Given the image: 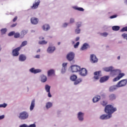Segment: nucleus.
I'll list each match as a JSON object with an SVG mask.
<instances>
[{"label": "nucleus", "instance_id": "nucleus-23", "mask_svg": "<svg viewBox=\"0 0 127 127\" xmlns=\"http://www.w3.org/2000/svg\"><path fill=\"white\" fill-rule=\"evenodd\" d=\"M118 88H119V87H118V84L113 85L109 88V92H114V91H116Z\"/></svg>", "mask_w": 127, "mask_h": 127}, {"label": "nucleus", "instance_id": "nucleus-34", "mask_svg": "<svg viewBox=\"0 0 127 127\" xmlns=\"http://www.w3.org/2000/svg\"><path fill=\"white\" fill-rule=\"evenodd\" d=\"M112 30L114 31H118L120 30V26H114L112 27Z\"/></svg>", "mask_w": 127, "mask_h": 127}, {"label": "nucleus", "instance_id": "nucleus-47", "mask_svg": "<svg viewBox=\"0 0 127 127\" xmlns=\"http://www.w3.org/2000/svg\"><path fill=\"white\" fill-rule=\"evenodd\" d=\"M122 36L124 39H126V40H127V34L124 33L122 35Z\"/></svg>", "mask_w": 127, "mask_h": 127}, {"label": "nucleus", "instance_id": "nucleus-31", "mask_svg": "<svg viewBox=\"0 0 127 127\" xmlns=\"http://www.w3.org/2000/svg\"><path fill=\"white\" fill-rule=\"evenodd\" d=\"M51 88V86H50L48 84H46L45 85V90L47 92V93L48 92H50Z\"/></svg>", "mask_w": 127, "mask_h": 127}, {"label": "nucleus", "instance_id": "nucleus-56", "mask_svg": "<svg viewBox=\"0 0 127 127\" xmlns=\"http://www.w3.org/2000/svg\"><path fill=\"white\" fill-rule=\"evenodd\" d=\"M107 104H108V103L107 102V101H103L102 103V106H106Z\"/></svg>", "mask_w": 127, "mask_h": 127}, {"label": "nucleus", "instance_id": "nucleus-61", "mask_svg": "<svg viewBox=\"0 0 127 127\" xmlns=\"http://www.w3.org/2000/svg\"><path fill=\"white\" fill-rule=\"evenodd\" d=\"M79 40H80V37H77L75 38V41H79Z\"/></svg>", "mask_w": 127, "mask_h": 127}, {"label": "nucleus", "instance_id": "nucleus-17", "mask_svg": "<svg viewBox=\"0 0 127 127\" xmlns=\"http://www.w3.org/2000/svg\"><path fill=\"white\" fill-rule=\"evenodd\" d=\"M26 60V56L25 55L21 54L19 56V61L20 62H24Z\"/></svg>", "mask_w": 127, "mask_h": 127}, {"label": "nucleus", "instance_id": "nucleus-28", "mask_svg": "<svg viewBox=\"0 0 127 127\" xmlns=\"http://www.w3.org/2000/svg\"><path fill=\"white\" fill-rule=\"evenodd\" d=\"M31 22L32 24H37V23H38V19L36 18H32L31 19Z\"/></svg>", "mask_w": 127, "mask_h": 127}, {"label": "nucleus", "instance_id": "nucleus-50", "mask_svg": "<svg viewBox=\"0 0 127 127\" xmlns=\"http://www.w3.org/2000/svg\"><path fill=\"white\" fill-rule=\"evenodd\" d=\"M80 44V42H77L74 45V48H78V47L79 46Z\"/></svg>", "mask_w": 127, "mask_h": 127}, {"label": "nucleus", "instance_id": "nucleus-62", "mask_svg": "<svg viewBox=\"0 0 127 127\" xmlns=\"http://www.w3.org/2000/svg\"><path fill=\"white\" fill-rule=\"evenodd\" d=\"M15 26H16V23L13 24L12 25H11V27H15Z\"/></svg>", "mask_w": 127, "mask_h": 127}, {"label": "nucleus", "instance_id": "nucleus-37", "mask_svg": "<svg viewBox=\"0 0 127 127\" xmlns=\"http://www.w3.org/2000/svg\"><path fill=\"white\" fill-rule=\"evenodd\" d=\"M47 43H48V42L45 40L40 41L39 42V44H40L41 45H44Z\"/></svg>", "mask_w": 127, "mask_h": 127}, {"label": "nucleus", "instance_id": "nucleus-39", "mask_svg": "<svg viewBox=\"0 0 127 127\" xmlns=\"http://www.w3.org/2000/svg\"><path fill=\"white\" fill-rule=\"evenodd\" d=\"M76 28H80V27H81V26H82V22H77L76 23Z\"/></svg>", "mask_w": 127, "mask_h": 127}, {"label": "nucleus", "instance_id": "nucleus-27", "mask_svg": "<svg viewBox=\"0 0 127 127\" xmlns=\"http://www.w3.org/2000/svg\"><path fill=\"white\" fill-rule=\"evenodd\" d=\"M72 8L75 10H78V11H84L85 9L82 7H78L77 6H72Z\"/></svg>", "mask_w": 127, "mask_h": 127}, {"label": "nucleus", "instance_id": "nucleus-44", "mask_svg": "<svg viewBox=\"0 0 127 127\" xmlns=\"http://www.w3.org/2000/svg\"><path fill=\"white\" fill-rule=\"evenodd\" d=\"M15 38H18V37H21V35L19 34V33H16L14 34Z\"/></svg>", "mask_w": 127, "mask_h": 127}, {"label": "nucleus", "instance_id": "nucleus-38", "mask_svg": "<svg viewBox=\"0 0 127 127\" xmlns=\"http://www.w3.org/2000/svg\"><path fill=\"white\" fill-rule=\"evenodd\" d=\"M26 45H27V41H24L21 44L20 47L21 48V47H23L24 46H25Z\"/></svg>", "mask_w": 127, "mask_h": 127}, {"label": "nucleus", "instance_id": "nucleus-52", "mask_svg": "<svg viewBox=\"0 0 127 127\" xmlns=\"http://www.w3.org/2000/svg\"><path fill=\"white\" fill-rule=\"evenodd\" d=\"M28 127H36V125H35V124H31L30 125H28Z\"/></svg>", "mask_w": 127, "mask_h": 127}, {"label": "nucleus", "instance_id": "nucleus-42", "mask_svg": "<svg viewBox=\"0 0 127 127\" xmlns=\"http://www.w3.org/2000/svg\"><path fill=\"white\" fill-rule=\"evenodd\" d=\"M66 70H67V68L62 67V70H61L62 74H64V73H66Z\"/></svg>", "mask_w": 127, "mask_h": 127}, {"label": "nucleus", "instance_id": "nucleus-4", "mask_svg": "<svg viewBox=\"0 0 127 127\" xmlns=\"http://www.w3.org/2000/svg\"><path fill=\"white\" fill-rule=\"evenodd\" d=\"M84 117H85V113L82 112H79L77 114V119L79 122H84Z\"/></svg>", "mask_w": 127, "mask_h": 127}, {"label": "nucleus", "instance_id": "nucleus-15", "mask_svg": "<svg viewBox=\"0 0 127 127\" xmlns=\"http://www.w3.org/2000/svg\"><path fill=\"white\" fill-rule=\"evenodd\" d=\"M94 74L95 75L94 78L95 80H99V79L101 78V76H102L101 74V71H96L94 73Z\"/></svg>", "mask_w": 127, "mask_h": 127}, {"label": "nucleus", "instance_id": "nucleus-64", "mask_svg": "<svg viewBox=\"0 0 127 127\" xmlns=\"http://www.w3.org/2000/svg\"><path fill=\"white\" fill-rule=\"evenodd\" d=\"M39 39L40 40H43V39H44V37H43V36H41V37H39Z\"/></svg>", "mask_w": 127, "mask_h": 127}, {"label": "nucleus", "instance_id": "nucleus-40", "mask_svg": "<svg viewBox=\"0 0 127 127\" xmlns=\"http://www.w3.org/2000/svg\"><path fill=\"white\" fill-rule=\"evenodd\" d=\"M124 76H125V73L120 72L119 73L118 77L119 78V80H120L121 78H123V77H124Z\"/></svg>", "mask_w": 127, "mask_h": 127}, {"label": "nucleus", "instance_id": "nucleus-16", "mask_svg": "<svg viewBox=\"0 0 127 127\" xmlns=\"http://www.w3.org/2000/svg\"><path fill=\"white\" fill-rule=\"evenodd\" d=\"M42 28L44 31H48V30H50V25L48 24H45L43 25Z\"/></svg>", "mask_w": 127, "mask_h": 127}, {"label": "nucleus", "instance_id": "nucleus-22", "mask_svg": "<svg viewBox=\"0 0 127 127\" xmlns=\"http://www.w3.org/2000/svg\"><path fill=\"white\" fill-rule=\"evenodd\" d=\"M110 101H115L117 99V95L115 94H111L109 96Z\"/></svg>", "mask_w": 127, "mask_h": 127}, {"label": "nucleus", "instance_id": "nucleus-57", "mask_svg": "<svg viewBox=\"0 0 127 127\" xmlns=\"http://www.w3.org/2000/svg\"><path fill=\"white\" fill-rule=\"evenodd\" d=\"M4 115L0 116V121H1V120H3V119H4Z\"/></svg>", "mask_w": 127, "mask_h": 127}, {"label": "nucleus", "instance_id": "nucleus-33", "mask_svg": "<svg viewBox=\"0 0 127 127\" xmlns=\"http://www.w3.org/2000/svg\"><path fill=\"white\" fill-rule=\"evenodd\" d=\"M82 81H83L82 78H78L77 80L74 81V85H78V84H80Z\"/></svg>", "mask_w": 127, "mask_h": 127}, {"label": "nucleus", "instance_id": "nucleus-7", "mask_svg": "<svg viewBox=\"0 0 127 127\" xmlns=\"http://www.w3.org/2000/svg\"><path fill=\"white\" fill-rule=\"evenodd\" d=\"M20 47H18L13 50L12 52V56H13L14 57H17V56L19 55V51L20 50Z\"/></svg>", "mask_w": 127, "mask_h": 127}, {"label": "nucleus", "instance_id": "nucleus-48", "mask_svg": "<svg viewBox=\"0 0 127 127\" xmlns=\"http://www.w3.org/2000/svg\"><path fill=\"white\" fill-rule=\"evenodd\" d=\"M121 31L122 32H125V31H127V26L123 28L121 30Z\"/></svg>", "mask_w": 127, "mask_h": 127}, {"label": "nucleus", "instance_id": "nucleus-46", "mask_svg": "<svg viewBox=\"0 0 127 127\" xmlns=\"http://www.w3.org/2000/svg\"><path fill=\"white\" fill-rule=\"evenodd\" d=\"M6 107H7V104L6 103L0 104V108H6Z\"/></svg>", "mask_w": 127, "mask_h": 127}, {"label": "nucleus", "instance_id": "nucleus-2", "mask_svg": "<svg viewBox=\"0 0 127 127\" xmlns=\"http://www.w3.org/2000/svg\"><path fill=\"white\" fill-rule=\"evenodd\" d=\"M28 117H29V115L26 111L21 112L18 116L19 119L23 120H27V119H28Z\"/></svg>", "mask_w": 127, "mask_h": 127}, {"label": "nucleus", "instance_id": "nucleus-13", "mask_svg": "<svg viewBox=\"0 0 127 127\" xmlns=\"http://www.w3.org/2000/svg\"><path fill=\"white\" fill-rule=\"evenodd\" d=\"M111 118H112L111 114H108V115L103 114L100 117V120H109V119H111Z\"/></svg>", "mask_w": 127, "mask_h": 127}, {"label": "nucleus", "instance_id": "nucleus-24", "mask_svg": "<svg viewBox=\"0 0 127 127\" xmlns=\"http://www.w3.org/2000/svg\"><path fill=\"white\" fill-rule=\"evenodd\" d=\"M100 100H101V96L97 95L93 98L92 101L93 103H97Z\"/></svg>", "mask_w": 127, "mask_h": 127}, {"label": "nucleus", "instance_id": "nucleus-12", "mask_svg": "<svg viewBox=\"0 0 127 127\" xmlns=\"http://www.w3.org/2000/svg\"><path fill=\"white\" fill-rule=\"evenodd\" d=\"M29 72L33 73V74H37L38 73L42 72V70L41 69H35V68L32 67L29 69Z\"/></svg>", "mask_w": 127, "mask_h": 127}, {"label": "nucleus", "instance_id": "nucleus-25", "mask_svg": "<svg viewBox=\"0 0 127 127\" xmlns=\"http://www.w3.org/2000/svg\"><path fill=\"white\" fill-rule=\"evenodd\" d=\"M52 75H55V70L54 69H50L48 71V76L50 77Z\"/></svg>", "mask_w": 127, "mask_h": 127}, {"label": "nucleus", "instance_id": "nucleus-49", "mask_svg": "<svg viewBox=\"0 0 127 127\" xmlns=\"http://www.w3.org/2000/svg\"><path fill=\"white\" fill-rule=\"evenodd\" d=\"M68 63H64L62 64V67L64 68H67V65Z\"/></svg>", "mask_w": 127, "mask_h": 127}, {"label": "nucleus", "instance_id": "nucleus-63", "mask_svg": "<svg viewBox=\"0 0 127 127\" xmlns=\"http://www.w3.org/2000/svg\"><path fill=\"white\" fill-rule=\"evenodd\" d=\"M101 97H102V98H105V97H106V94H101Z\"/></svg>", "mask_w": 127, "mask_h": 127}, {"label": "nucleus", "instance_id": "nucleus-21", "mask_svg": "<svg viewBox=\"0 0 127 127\" xmlns=\"http://www.w3.org/2000/svg\"><path fill=\"white\" fill-rule=\"evenodd\" d=\"M109 78H110V76H106L102 77L100 79V83H104V82H106L109 80Z\"/></svg>", "mask_w": 127, "mask_h": 127}, {"label": "nucleus", "instance_id": "nucleus-10", "mask_svg": "<svg viewBox=\"0 0 127 127\" xmlns=\"http://www.w3.org/2000/svg\"><path fill=\"white\" fill-rule=\"evenodd\" d=\"M121 72V70L115 69V68L113 67V69L110 71V75H111V76H115V75H118V74H120Z\"/></svg>", "mask_w": 127, "mask_h": 127}, {"label": "nucleus", "instance_id": "nucleus-14", "mask_svg": "<svg viewBox=\"0 0 127 127\" xmlns=\"http://www.w3.org/2000/svg\"><path fill=\"white\" fill-rule=\"evenodd\" d=\"M90 61L91 63H97L98 62V58L96 55L92 54L90 55Z\"/></svg>", "mask_w": 127, "mask_h": 127}, {"label": "nucleus", "instance_id": "nucleus-20", "mask_svg": "<svg viewBox=\"0 0 127 127\" xmlns=\"http://www.w3.org/2000/svg\"><path fill=\"white\" fill-rule=\"evenodd\" d=\"M89 44L88 43H84L83 44L82 46L80 48L81 51H84L85 50H87L89 48Z\"/></svg>", "mask_w": 127, "mask_h": 127}, {"label": "nucleus", "instance_id": "nucleus-36", "mask_svg": "<svg viewBox=\"0 0 127 127\" xmlns=\"http://www.w3.org/2000/svg\"><path fill=\"white\" fill-rule=\"evenodd\" d=\"M1 35H3V34H5L6 33V31H7V29L6 28H3L0 30Z\"/></svg>", "mask_w": 127, "mask_h": 127}, {"label": "nucleus", "instance_id": "nucleus-58", "mask_svg": "<svg viewBox=\"0 0 127 127\" xmlns=\"http://www.w3.org/2000/svg\"><path fill=\"white\" fill-rule=\"evenodd\" d=\"M48 97H49V98H51V97H52V95H51V93L50 92H48Z\"/></svg>", "mask_w": 127, "mask_h": 127}, {"label": "nucleus", "instance_id": "nucleus-26", "mask_svg": "<svg viewBox=\"0 0 127 127\" xmlns=\"http://www.w3.org/2000/svg\"><path fill=\"white\" fill-rule=\"evenodd\" d=\"M46 81H47V77L44 74L42 75L41 76V82H42V83H45Z\"/></svg>", "mask_w": 127, "mask_h": 127}, {"label": "nucleus", "instance_id": "nucleus-11", "mask_svg": "<svg viewBox=\"0 0 127 127\" xmlns=\"http://www.w3.org/2000/svg\"><path fill=\"white\" fill-rule=\"evenodd\" d=\"M74 57H75V54L73 52L69 53L66 56V59L68 61H72L74 59Z\"/></svg>", "mask_w": 127, "mask_h": 127}, {"label": "nucleus", "instance_id": "nucleus-9", "mask_svg": "<svg viewBox=\"0 0 127 127\" xmlns=\"http://www.w3.org/2000/svg\"><path fill=\"white\" fill-rule=\"evenodd\" d=\"M39 4H40V0H35L33 5L31 6V8H32V9H36V8H38Z\"/></svg>", "mask_w": 127, "mask_h": 127}, {"label": "nucleus", "instance_id": "nucleus-53", "mask_svg": "<svg viewBox=\"0 0 127 127\" xmlns=\"http://www.w3.org/2000/svg\"><path fill=\"white\" fill-rule=\"evenodd\" d=\"M13 35H14V32H10V33H9L8 34V36H12Z\"/></svg>", "mask_w": 127, "mask_h": 127}, {"label": "nucleus", "instance_id": "nucleus-3", "mask_svg": "<svg viewBox=\"0 0 127 127\" xmlns=\"http://www.w3.org/2000/svg\"><path fill=\"white\" fill-rule=\"evenodd\" d=\"M78 73L81 77H86L88 74V70L85 68H80Z\"/></svg>", "mask_w": 127, "mask_h": 127}, {"label": "nucleus", "instance_id": "nucleus-8", "mask_svg": "<svg viewBox=\"0 0 127 127\" xmlns=\"http://www.w3.org/2000/svg\"><path fill=\"white\" fill-rule=\"evenodd\" d=\"M80 67L79 65H73L71 66V70L72 73H76L79 72L80 69Z\"/></svg>", "mask_w": 127, "mask_h": 127}, {"label": "nucleus", "instance_id": "nucleus-32", "mask_svg": "<svg viewBox=\"0 0 127 127\" xmlns=\"http://www.w3.org/2000/svg\"><path fill=\"white\" fill-rule=\"evenodd\" d=\"M75 34H80L81 33V29L80 28H76L74 30Z\"/></svg>", "mask_w": 127, "mask_h": 127}, {"label": "nucleus", "instance_id": "nucleus-43", "mask_svg": "<svg viewBox=\"0 0 127 127\" xmlns=\"http://www.w3.org/2000/svg\"><path fill=\"white\" fill-rule=\"evenodd\" d=\"M68 25H69V23L67 22H64L63 23L62 27H63L64 28H66V27H67V26H68Z\"/></svg>", "mask_w": 127, "mask_h": 127}, {"label": "nucleus", "instance_id": "nucleus-59", "mask_svg": "<svg viewBox=\"0 0 127 127\" xmlns=\"http://www.w3.org/2000/svg\"><path fill=\"white\" fill-rule=\"evenodd\" d=\"M17 20V16H15L14 19H13V22H15Z\"/></svg>", "mask_w": 127, "mask_h": 127}, {"label": "nucleus", "instance_id": "nucleus-45", "mask_svg": "<svg viewBox=\"0 0 127 127\" xmlns=\"http://www.w3.org/2000/svg\"><path fill=\"white\" fill-rule=\"evenodd\" d=\"M75 22V19L74 18H70L69 19V23L72 24Z\"/></svg>", "mask_w": 127, "mask_h": 127}, {"label": "nucleus", "instance_id": "nucleus-1", "mask_svg": "<svg viewBox=\"0 0 127 127\" xmlns=\"http://www.w3.org/2000/svg\"><path fill=\"white\" fill-rule=\"evenodd\" d=\"M117 108L114 107L113 105H108L105 107V112L108 115H112L115 112H116Z\"/></svg>", "mask_w": 127, "mask_h": 127}, {"label": "nucleus", "instance_id": "nucleus-41", "mask_svg": "<svg viewBox=\"0 0 127 127\" xmlns=\"http://www.w3.org/2000/svg\"><path fill=\"white\" fill-rule=\"evenodd\" d=\"M100 35L103 36V37H107L109 35V34L107 32H104L100 33Z\"/></svg>", "mask_w": 127, "mask_h": 127}, {"label": "nucleus", "instance_id": "nucleus-5", "mask_svg": "<svg viewBox=\"0 0 127 127\" xmlns=\"http://www.w3.org/2000/svg\"><path fill=\"white\" fill-rule=\"evenodd\" d=\"M127 79H123L119 81L117 84L118 88H122L127 85Z\"/></svg>", "mask_w": 127, "mask_h": 127}, {"label": "nucleus", "instance_id": "nucleus-30", "mask_svg": "<svg viewBox=\"0 0 127 127\" xmlns=\"http://www.w3.org/2000/svg\"><path fill=\"white\" fill-rule=\"evenodd\" d=\"M104 71H105L106 72H111L112 70H113V66H111L109 67H106L103 68Z\"/></svg>", "mask_w": 127, "mask_h": 127}, {"label": "nucleus", "instance_id": "nucleus-55", "mask_svg": "<svg viewBox=\"0 0 127 127\" xmlns=\"http://www.w3.org/2000/svg\"><path fill=\"white\" fill-rule=\"evenodd\" d=\"M19 127H28V125L24 124L20 125Z\"/></svg>", "mask_w": 127, "mask_h": 127}, {"label": "nucleus", "instance_id": "nucleus-60", "mask_svg": "<svg viewBox=\"0 0 127 127\" xmlns=\"http://www.w3.org/2000/svg\"><path fill=\"white\" fill-rule=\"evenodd\" d=\"M35 58H37V59H39L40 58V55H37L35 57Z\"/></svg>", "mask_w": 127, "mask_h": 127}, {"label": "nucleus", "instance_id": "nucleus-35", "mask_svg": "<svg viewBox=\"0 0 127 127\" xmlns=\"http://www.w3.org/2000/svg\"><path fill=\"white\" fill-rule=\"evenodd\" d=\"M77 75H72L70 76V80L71 81H76V80H77Z\"/></svg>", "mask_w": 127, "mask_h": 127}, {"label": "nucleus", "instance_id": "nucleus-6", "mask_svg": "<svg viewBox=\"0 0 127 127\" xmlns=\"http://www.w3.org/2000/svg\"><path fill=\"white\" fill-rule=\"evenodd\" d=\"M55 50H56L55 46L50 45L47 49V52L49 54H52V53H54Z\"/></svg>", "mask_w": 127, "mask_h": 127}, {"label": "nucleus", "instance_id": "nucleus-18", "mask_svg": "<svg viewBox=\"0 0 127 127\" xmlns=\"http://www.w3.org/2000/svg\"><path fill=\"white\" fill-rule=\"evenodd\" d=\"M34 108H35V99H33L31 101V105L30 106V111H33Z\"/></svg>", "mask_w": 127, "mask_h": 127}, {"label": "nucleus", "instance_id": "nucleus-29", "mask_svg": "<svg viewBox=\"0 0 127 127\" xmlns=\"http://www.w3.org/2000/svg\"><path fill=\"white\" fill-rule=\"evenodd\" d=\"M27 32H28V30H23L21 32V38L24 37V35H26L27 34Z\"/></svg>", "mask_w": 127, "mask_h": 127}, {"label": "nucleus", "instance_id": "nucleus-54", "mask_svg": "<svg viewBox=\"0 0 127 127\" xmlns=\"http://www.w3.org/2000/svg\"><path fill=\"white\" fill-rule=\"evenodd\" d=\"M119 80H120V78L118 77V76H117L113 79V82H117V81H119Z\"/></svg>", "mask_w": 127, "mask_h": 127}, {"label": "nucleus", "instance_id": "nucleus-51", "mask_svg": "<svg viewBox=\"0 0 127 127\" xmlns=\"http://www.w3.org/2000/svg\"><path fill=\"white\" fill-rule=\"evenodd\" d=\"M117 17H118V15H113L112 16H111L110 17V18L111 19H113V18H117Z\"/></svg>", "mask_w": 127, "mask_h": 127}, {"label": "nucleus", "instance_id": "nucleus-19", "mask_svg": "<svg viewBox=\"0 0 127 127\" xmlns=\"http://www.w3.org/2000/svg\"><path fill=\"white\" fill-rule=\"evenodd\" d=\"M53 106V103L51 102H48L46 103L45 108L46 110H49V109H51Z\"/></svg>", "mask_w": 127, "mask_h": 127}]
</instances>
